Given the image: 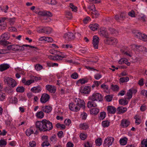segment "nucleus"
I'll return each mask as SVG.
<instances>
[{
    "mask_svg": "<svg viewBox=\"0 0 147 147\" xmlns=\"http://www.w3.org/2000/svg\"><path fill=\"white\" fill-rule=\"evenodd\" d=\"M37 129L40 131H47L51 130L53 128L52 123L46 119L42 121H37L35 124Z\"/></svg>",
    "mask_w": 147,
    "mask_h": 147,
    "instance_id": "1",
    "label": "nucleus"
},
{
    "mask_svg": "<svg viewBox=\"0 0 147 147\" xmlns=\"http://www.w3.org/2000/svg\"><path fill=\"white\" fill-rule=\"evenodd\" d=\"M5 82H6L8 85L9 86L14 88L17 85L16 81L11 78L6 77L4 78Z\"/></svg>",
    "mask_w": 147,
    "mask_h": 147,
    "instance_id": "2",
    "label": "nucleus"
},
{
    "mask_svg": "<svg viewBox=\"0 0 147 147\" xmlns=\"http://www.w3.org/2000/svg\"><path fill=\"white\" fill-rule=\"evenodd\" d=\"M7 49L8 50H11L13 51H23L24 50V47L16 45H12L8 46L7 47Z\"/></svg>",
    "mask_w": 147,
    "mask_h": 147,
    "instance_id": "3",
    "label": "nucleus"
},
{
    "mask_svg": "<svg viewBox=\"0 0 147 147\" xmlns=\"http://www.w3.org/2000/svg\"><path fill=\"white\" fill-rule=\"evenodd\" d=\"M133 32L135 34V37L143 41H147V35H146L138 31Z\"/></svg>",
    "mask_w": 147,
    "mask_h": 147,
    "instance_id": "4",
    "label": "nucleus"
},
{
    "mask_svg": "<svg viewBox=\"0 0 147 147\" xmlns=\"http://www.w3.org/2000/svg\"><path fill=\"white\" fill-rule=\"evenodd\" d=\"M102 95L99 93H93L91 96L89 97V98L93 100H96L99 102L102 101Z\"/></svg>",
    "mask_w": 147,
    "mask_h": 147,
    "instance_id": "5",
    "label": "nucleus"
},
{
    "mask_svg": "<svg viewBox=\"0 0 147 147\" xmlns=\"http://www.w3.org/2000/svg\"><path fill=\"white\" fill-rule=\"evenodd\" d=\"M114 140V138L110 137L105 139L103 143V146L105 147H109L111 146Z\"/></svg>",
    "mask_w": 147,
    "mask_h": 147,
    "instance_id": "6",
    "label": "nucleus"
},
{
    "mask_svg": "<svg viewBox=\"0 0 147 147\" xmlns=\"http://www.w3.org/2000/svg\"><path fill=\"white\" fill-rule=\"evenodd\" d=\"M74 102L76 105L80 107V108H84L85 107V103L84 100L81 99L79 98H76L74 100Z\"/></svg>",
    "mask_w": 147,
    "mask_h": 147,
    "instance_id": "7",
    "label": "nucleus"
},
{
    "mask_svg": "<svg viewBox=\"0 0 147 147\" xmlns=\"http://www.w3.org/2000/svg\"><path fill=\"white\" fill-rule=\"evenodd\" d=\"M49 58L54 61H57L61 60L64 57L63 55V54H57L55 56L49 55L48 56Z\"/></svg>",
    "mask_w": 147,
    "mask_h": 147,
    "instance_id": "8",
    "label": "nucleus"
},
{
    "mask_svg": "<svg viewBox=\"0 0 147 147\" xmlns=\"http://www.w3.org/2000/svg\"><path fill=\"white\" fill-rule=\"evenodd\" d=\"M75 38V35L71 32H68L65 34V39L67 41L73 40Z\"/></svg>",
    "mask_w": 147,
    "mask_h": 147,
    "instance_id": "9",
    "label": "nucleus"
},
{
    "mask_svg": "<svg viewBox=\"0 0 147 147\" xmlns=\"http://www.w3.org/2000/svg\"><path fill=\"white\" fill-rule=\"evenodd\" d=\"M50 98L49 95L46 93H44L41 95L40 101L42 103H45L49 100Z\"/></svg>",
    "mask_w": 147,
    "mask_h": 147,
    "instance_id": "10",
    "label": "nucleus"
},
{
    "mask_svg": "<svg viewBox=\"0 0 147 147\" xmlns=\"http://www.w3.org/2000/svg\"><path fill=\"white\" fill-rule=\"evenodd\" d=\"M69 107L70 110L72 111L77 112L80 109V107L76 105L75 103H71L69 105Z\"/></svg>",
    "mask_w": 147,
    "mask_h": 147,
    "instance_id": "11",
    "label": "nucleus"
},
{
    "mask_svg": "<svg viewBox=\"0 0 147 147\" xmlns=\"http://www.w3.org/2000/svg\"><path fill=\"white\" fill-rule=\"evenodd\" d=\"M91 90L90 87L89 86H86L84 87H81L80 92L84 94H88Z\"/></svg>",
    "mask_w": 147,
    "mask_h": 147,
    "instance_id": "12",
    "label": "nucleus"
},
{
    "mask_svg": "<svg viewBox=\"0 0 147 147\" xmlns=\"http://www.w3.org/2000/svg\"><path fill=\"white\" fill-rule=\"evenodd\" d=\"M99 41V38L97 36H94L93 37L92 44L95 49H98Z\"/></svg>",
    "mask_w": 147,
    "mask_h": 147,
    "instance_id": "13",
    "label": "nucleus"
},
{
    "mask_svg": "<svg viewBox=\"0 0 147 147\" xmlns=\"http://www.w3.org/2000/svg\"><path fill=\"white\" fill-rule=\"evenodd\" d=\"M38 14L41 16L51 17L52 14L49 11H39L38 12Z\"/></svg>",
    "mask_w": 147,
    "mask_h": 147,
    "instance_id": "14",
    "label": "nucleus"
},
{
    "mask_svg": "<svg viewBox=\"0 0 147 147\" xmlns=\"http://www.w3.org/2000/svg\"><path fill=\"white\" fill-rule=\"evenodd\" d=\"M107 111L108 114H115L116 111V108L112 106H109L107 107Z\"/></svg>",
    "mask_w": 147,
    "mask_h": 147,
    "instance_id": "15",
    "label": "nucleus"
},
{
    "mask_svg": "<svg viewBox=\"0 0 147 147\" xmlns=\"http://www.w3.org/2000/svg\"><path fill=\"white\" fill-rule=\"evenodd\" d=\"M98 34L100 36H104L106 38H108V34L105 28H103L102 29L98 31Z\"/></svg>",
    "mask_w": 147,
    "mask_h": 147,
    "instance_id": "16",
    "label": "nucleus"
},
{
    "mask_svg": "<svg viewBox=\"0 0 147 147\" xmlns=\"http://www.w3.org/2000/svg\"><path fill=\"white\" fill-rule=\"evenodd\" d=\"M90 101L88 102L87 107L89 108H90L92 107H95L97 106V104L95 102L96 100H94L92 99L89 98Z\"/></svg>",
    "mask_w": 147,
    "mask_h": 147,
    "instance_id": "17",
    "label": "nucleus"
},
{
    "mask_svg": "<svg viewBox=\"0 0 147 147\" xmlns=\"http://www.w3.org/2000/svg\"><path fill=\"white\" fill-rule=\"evenodd\" d=\"M46 88L50 92L54 93L56 91V88L52 85H47L46 86Z\"/></svg>",
    "mask_w": 147,
    "mask_h": 147,
    "instance_id": "18",
    "label": "nucleus"
},
{
    "mask_svg": "<svg viewBox=\"0 0 147 147\" xmlns=\"http://www.w3.org/2000/svg\"><path fill=\"white\" fill-rule=\"evenodd\" d=\"M42 90L41 87L38 85L37 86L31 88V91L35 93L40 92Z\"/></svg>",
    "mask_w": 147,
    "mask_h": 147,
    "instance_id": "19",
    "label": "nucleus"
},
{
    "mask_svg": "<svg viewBox=\"0 0 147 147\" xmlns=\"http://www.w3.org/2000/svg\"><path fill=\"white\" fill-rule=\"evenodd\" d=\"M42 110L43 112L46 113H49L52 110V107L50 106L42 107Z\"/></svg>",
    "mask_w": 147,
    "mask_h": 147,
    "instance_id": "20",
    "label": "nucleus"
},
{
    "mask_svg": "<svg viewBox=\"0 0 147 147\" xmlns=\"http://www.w3.org/2000/svg\"><path fill=\"white\" fill-rule=\"evenodd\" d=\"M107 41L109 42L110 44L112 45H115L118 42V41L117 39L113 38H108L107 40Z\"/></svg>",
    "mask_w": 147,
    "mask_h": 147,
    "instance_id": "21",
    "label": "nucleus"
},
{
    "mask_svg": "<svg viewBox=\"0 0 147 147\" xmlns=\"http://www.w3.org/2000/svg\"><path fill=\"white\" fill-rule=\"evenodd\" d=\"M11 44V42H8L6 40L0 38V46H2L3 47H6L8 44Z\"/></svg>",
    "mask_w": 147,
    "mask_h": 147,
    "instance_id": "22",
    "label": "nucleus"
},
{
    "mask_svg": "<svg viewBox=\"0 0 147 147\" xmlns=\"http://www.w3.org/2000/svg\"><path fill=\"white\" fill-rule=\"evenodd\" d=\"M117 111H118V113L121 114L125 112L127 110V108L125 107H119L116 109Z\"/></svg>",
    "mask_w": 147,
    "mask_h": 147,
    "instance_id": "23",
    "label": "nucleus"
},
{
    "mask_svg": "<svg viewBox=\"0 0 147 147\" xmlns=\"http://www.w3.org/2000/svg\"><path fill=\"white\" fill-rule=\"evenodd\" d=\"M10 66L7 64H3L0 65V71H3L9 68Z\"/></svg>",
    "mask_w": 147,
    "mask_h": 147,
    "instance_id": "24",
    "label": "nucleus"
},
{
    "mask_svg": "<svg viewBox=\"0 0 147 147\" xmlns=\"http://www.w3.org/2000/svg\"><path fill=\"white\" fill-rule=\"evenodd\" d=\"M65 18L67 20H70L72 18V15L71 13L69 11H66L65 12Z\"/></svg>",
    "mask_w": 147,
    "mask_h": 147,
    "instance_id": "25",
    "label": "nucleus"
},
{
    "mask_svg": "<svg viewBox=\"0 0 147 147\" xmlns=\"http://www.w3.org/2000/svg\"><path fill=\"white\" fill-rule=\"evenodd\" d=\"M88 13L91 14L93 18H97L99 15L98 12L96 10V9H95V10H93L92 11L89 12Z\"/></svg>",
    "mask_w": 147,
    "mask_h": 147,
    "instance_id": "26",
    "label": "nucleus"
},
{
    "mask_svg": "<svg viewBox=\"0 0 147 147\" xmlns=\"http://www.w3.org/2000/svg\"><path fill=\"white\" fill-rule=\"evenodd\" d=\"M129 122L128 120L123 119L121 121V125L123 127H126L129 125Z\"/></svg>",
    "mask_w": 147,
    "mask_h": 147,
    "instance_id": "27",
    "label": "nucleus"
},
{
    "mask_svg": "<svg viewBox=\"0 0 147 147\" xmlns=\"http://www.w3.org/2000/svg\"><path fill=\"white\" fill-rule=\"evenodd\" d=\"M99 25L97 24H94L90 25L89 27L90 29L94 31L96 30L98 28Z\"/></svg>",
    "mask_w": 147,
    "mask_h": 147,
    "instance_id": "28",
    "label": "nucleus"
},
{
    "mask_svg": "<svg viewBox=\"0 0 147 147\" xmlns=\"http://www.w3.org/2000/svg\"><path fill=\"white\" fill-rule=\"evenodd\" d=\"M99 112V109L97 108H92L90 110V113L91 114L96 115Z\"/></svg>",
    "mask_w": 147,
    "mask_h": 147,
    "instance_id": "29",
    "label": "nucleus"
},
{
    "mask_svg": "<svg viewBox=\"0 0 147 147\" xmlns=\"http://www.w3.org/2000/svg\"><path fill=\"white\" fill-rule=\"evenodd\" d=\"M9 38V36L8 33L6 32L2 34L0 37V38L3 39H5L6 40H8Z\"/></svg>",
    "mask_w": 147,
    "mask_h": 147,
    "instance_id": "30",
    "label": "nucleus"
},
{
    "mask_svg": "<svg viewBox=\"0 0 147 147\" xmlns=\"http://www.w3.org/2000/svg\"><path fill=\"white\" fill-rule=\"evenodd\" d=\"M44 115V113L42 111H40L38 112L36 114V117L38 118L42 119Z\"/></svg>",
    "mask_w": 147,
    "mask_h": 147,
    "instance_id": "31",
    "label": "nucleus"
},
{
    "mask_svg": "<svg viewBox=\"0 0 147 147\" xmlns=\"http://www.w3.org/2000/svg\"><path fill=\"white\" fill-rule=\"evenodd\" d=\"M34 130L32 127L28 129L26 131V134L27 136H30L32 134L34 133Z\"/></svg>",
    "mask_w": 147,
    "mask_h": 147,
    "instance_id": "32",
    "label": "nucleus"
},
{
    "mask_svg": "<svg viewBox=\"0 0 147 147\" xmlns=\"http://www.w3.org/2000/svg\"><path fill=\"white\" fill-rule=\"evenodd\" d=\"M44 33L50 34L52 31V29L49 27H44Z\"/></svg>",
    "mask_w": 147,
    "mask_h": 147,
    "instance_id": "33",
    "label": "nucleus"
},
{
    "mask_svg": "<svg viewBox=\"0 0 147 147\" xmlns=\"http://www.w3.org/2000/svg\"><path fill=\"white\" fill-rule=\"evenodd\" d=\"M50 142L53 143L55 144L56 143L57 140V136L55 134H53L50 138Z\"/></svg>",
    "mask_w": 147,
    "mask_h": 147,
    "instance_id": "34",
    "label": "nucleus"
},
{
    "mask_svg": "<svg viewBox=\"0 0 147 147\" xmlns=\"http://www.w3.org/2000/svg\"><path fill=\"white\" fill-rule=\"evenodd\" d=\"M67 6L69 7L71 9L72 11L76 12L77 11V7L75 6L72 3H70L69 5H67Z\"/></svg>",
    "mask_w": 147,
    "mask_h": 147,
    "instance_id": "35",
    "label": "nucleus"
},
{
    "mask_svg": "<svg viewBox=\"0 0 147 147\" xmlns=\"http://www.w3.org/2000/svg\"><path fill=\"white\" fill-rule=\"evenodd\" d=\"M50 53L53 55H56L57 54L59 55V54H63V53H61L55 50L54 49H52L49 51Z\"/></svg>",
    "mask_w": 147,
    "mask_h": 147,
    "instance_id": "36",
    "label": "nucleus"
},
{
    "mask_svg": "<svg viewBox=\"0 0 147 147\" xmlns=\"http://www.w3.org/2000/svg\"><path fill=\"white\" fill-rule=\"evenodd\" d=\"M127 139L126 138H124L121 139L119 140L120 144L123 145H124L127 144Z\"/></svg>",
    "mask_w": 147,
    "mask_h": 147,
    "instance_id": "37",
    "label": "nucleus"
},
{
    "mask_svg": "<svg viewBox=\"0 0 147 147\" xmlns=\"http://www.w3.org/2000/svg\"><path fill=\"white\" fill-rule=\"evenodd\" d=\"M129 80V78L128 77H126L125 78L122 77L119 79L120 83H123L128 81Z\"/></svg>",
    "mask_w": 147,
    "mask_h": 147,
    "instance_id": "38",
    "label": "nucleus"
},
{
    "mask_svg": "<svg viewBox=\"0 0 147 147\" xmlns=\"http://www.w3.org/2000/svg\"><path fill=\"white\" fill-rule=\"evenodd\" d=\"M119 102L120 104L124 105H125L128 103V102L125 98L120 99L119 100Z\"/></svg>",
    "mask_w": 147,
    "mask_h": 147,
    "instance_id": "39",
    "label": "nucleus"
},
{
    "mask_svg": "<svg viewBox=\"0 0 147 147\" xmlns=\"http://www.w3.org/2000/svg\"><path fill=\"white\" fill-rule=\"evenodd\" d=\"M80 127L82 129L85 130L88 128V126L86 123H83L80 125Z\"/></svg>",
    "mask_w": 147,
    "mask_h": 147,
    "instance_id": "40",
    "label": "nucleus"
},
{
    "mask_svg": "<svg viewBox=\"0 0 147 147\" xmlns=\"http://www.w3.org/2000/svg\"><path fill=\"white\" fill-rule=\"evenodd\" d=\"M45 2L47 3L55 5L56 3V2L55 0H43Z\"/></svg>",
    "mask_w": 147,
    "mask_h": 147,
    "instance_id": "41",
    "label": "nucleus"
},
{
    "mask_svg": "<svg viewBox=\"0 0 147 147\" xmlns=\"http://www.w3.org/2000/svg\"><path fill=\"white\" fill-rule=\"evenodd\" d=\"M25 88L23 86L18 87L16 89V91L17 92H24Z\"/></svg>",
    "mask_w": 147,
    "mask_h": 147,
    "instance_id": "42",
    "label": "nucleus"
},
{
    "mask_svg": "<svg viewBox=\"0 0 147 147\" xmlns=\"http://www.w3.org/2000/svg\"><path fill=\"white\" fill-rule=\"evenodd\" d=\"M106 113L104 112H102L100 113V116L99 117V119L100 120L103 119L106 117Z\"/></svg>",
    "mask_w": 147,
    "mask_h": 147,
    "instance_id": "43",
    "label": "nucleus"
},
{
    "mask_svg": "<svg viewBox=\"0 0 147 147\" xmlns=\"http://www.w3.org/2000/svg\"><path fill=\"white\" fill-rule=\"evenodd\" d=\"M5 90L6 92L9 95H12L13 94V90L11 87L6 88Z\"/></svg>",
    "mask_w": 147,
    "mask_h": 147,
    "instance_id": "44",
    "label": "nucleus"
},
{
    "mask_svg": "<svg viewBox=\"0 0 147 147\" xmlns=\"http://www.w3.org/2000/svg\"><path fill=\"white\" fill-rule=\"evenodd\" d=\"M110 33L111 34L117 35L118 34V32L113 28H110L109 29Z\"/></svg>",
    "mask_w": 147,
    "mask_h": 147,
    "instance_id": "45",
    "label": "nucleus"
},
{
    "mask_svg": "<svg viewBox=\"0 0 147 147\" xmlns=\"http://www.w3.org/2000/svg\"><path fill=\"white\" fill-rule=\"evenodd\" d=\"M88 82V80L85 79L84 78L80 79L78 80L77 81V83H80L81 84H85L86 83Z\"/></svg>",
    "mask_w": 147,
    "mask_h": 147,
    "instance_id": "46",
    "label": "nucleus"
},
{
    "mask_svg": "<svg viewBox=\"0 0 147 147\" xmlns=\"http://www.w3.org/2000/svg\"><path fill=\"white\" fill-rule=\"evenodd\" d=\"M7 26L5 23L3 22L0 24V29L1 30H4L6 28Z\"/></svg>",
    "mask_w": 147,
    "mask_h": 147,
    "instance_id": "47",
    "label": "nucleus"
},
{
    "mask_svg": "<svg viewBox=\"0 0 147 147\" xmlns=\"http://www.w3.org/2000/svg\"><path fill=\"white\" fill-rule=\"evenodd\" d=\"M18 99L16 97H14L13 98H11L10 100V102L13 104H16L18 102Z\"/></svg>",
    "mask_w": 147,
    "mask_h": 147,
    "instance_id": "48",
    "label": "nucleus"
},
{
    "mask_svg": "<svg viewBox=\"0 0 147 147\" xmlns=\"http://www.w3.org/2000/svg\"><path fill=\"white\" fill-rule=\"evenodd\" d=\"M102 141L101 138H98L96 140L95 142L97 146H100L101 144Z\"/></svg>",
    "mask_w": 147,
    "mask_h": 147,
    "instance_id": "49",
    "label": "nucleus"
},
{
    "mask_svg": "<svg viewBox=\"0 0 147 147\" xmlns=\"http://www.w3.org/2000/svg\"><path fill=\"white\" fill-rule=\"evenodd\" d=\"M102 124L104 127H108L109 125V122L108 121H103L102 123Z\"/></svg>",
    "mask_w": 147,
    "mask_h": 147,
    "instance_id": "50",
    "label": "nucleus"
},
{
    "mask_svg": "<svg viewBox=\"0 0 147 147\" xmlns=\"http://www.w3.org/2000/svg\"><path fill=\"white\" fill-rule=\"evenodd\" d=\"M131 91V89L128 91L127 93V96L128 97V99H130L132 97V93Z\"/></svg>",
    "mask_w": 147,
    "mask_h": 147,
    "instance_id": "51",
    "label": "nucleus"
},
{
    "mask_svg": "<svg viewBox=\"0 0 147 147\" xmlns=\"http://www.w3.org/2000/svg\"><path fill=\"white\" fill-rule=\"evenodd\" d=\"M113 97V96H111L108 95L106 96L105 98L107 101L109 102L112 100Z\"/></svg>",
    "mask_w": 147,
    "mask_h": 147,
    "instance_id": "52",
    "label": "nucleus"
},
{
    "mask_svg": "<svg viewBox=\"0 0 147 147\" xmlns=\"http://www.w3.org/2000/svg\"><path fill=\"white\" fill-rule=\"evenodd\" d=\"M71 120L69 119H67L65 120V126H69L71 123Z\"/></svg>",
    "mask_w": 147,
    "mask_h": 147,
    "instance_id": "53",
    "label": "nucleus"
},
{
    "mask_svg": "<svg viewBox=\"0 0 147 147\" xmlns=\"http://www.w3.org/2000/svg\"><path fill=\"white\" fill-rule=\"evenodd\" d=\"M111 88L113 91H115L118 90L119 88V86L117 85H114L112 84L111 85Z\"/></svg>",
    "mask_w": 147,
    "mask_h": 147,
    "instance_id": "54",
    "label": "nucleus"
},
{
    "mask_svg": "<svg viewBox=\"0 0 147 147\" xmlns=\"http://www.w3.org/2000/svg\"><path fill=\"white\" fill-rule=\"evenodd\" d=\"M78 77V74L76 72L73 73L71 76V78L74 79H76Z\"/></svg>",
    "mask_w": 147,
    "mask_h": 147,
    "instance_id": "55",
    "label": "nucleus"
},
{
    "mask_svg": "<svg viewBox=\"0 0 147 147\" xmlns=\"http://www.w3.org/2000/svg\"><path fill=\"white\" fill-rule=\"evenodd\" d=\"M35 68L37 70L39 71L42 68V66L40 64H36L35 66Z\"/></svg>",
    "mask_w": 147,
    "mask_h": 147,
    "instance_id": "56",
    "label": "nucleus"
},
{
    "mask_svg": "<svg viewBox=\"0 0 147 147\" xmlns=\"http://www.w3.org/2000/svg\"><path fill=\"white\" fill-rule=\"evenodd\" d=\"M29 147H35L36 145V142L34 141H32L29 142Z\"/></svg>",
    "mask_w": 147,
    "mask_h": 147,
    "instance_id": "57",
    "label": "nucleus"
},
{
    "mask_svg": "<svg viewBox=\"0 0 147 147\" xmlns=\"http://www.w3.org/2000/svg\"><path fill=\"white\" fill-rule=\"evenodd\" d=\"M88 9L91 11H93L95 10V5L93 4H92L91 5L89 6L88 7Z\"/></svg>",
    "mask_w": 147,
    "mask_h": 147,
    "instance_id": "58",
    "label": "nucleus"
},
{
    "mask_svg": "<svg viewBox=\"0 0 147 147\" xmlns=\"http://www.w3.org/2000/svg\"><path fill=\"white\" fill-rule=\"evenodd\" d=\"M6 144V142L4 140H0V146H5Z\"/></svg>",
    "mask_w": 147,
    "mask_h": 147,
    "instance_id": "59",
    "label": "nucleus"
},
{
    "mask_svg": "<svg viewBox=\"0 0 147 147\" xmlns=\"http://www.w3.org/2000/svg\"><path fill=\"white\" fill-rule=\"evenodd\" d=\"M134 119H136L135 123L137 125L141 123L140 119L136 116L134 117Z\"/></svg>",
    "mask_w": 147,
    "mask_h": 147,
    "instance_id": "60",
    "label": "nucleus"
},
{
    "mask_svg": "<svg viewBox=\"0 0 147 147\" xmlns=\"http://www.w3.org/2000/svg\"><path fill=\"white\" fill-rule=\"evenodd\" d=\"M50 145L48 141H44L42 143V146L44 147L45 146H48Z\"/></svg>",
    "mask_w": 147,
    "mask_h": 147,
    "instance_id": "61",
    "label": "nucleus"
},
{
    "mask_svg": "<svg viewBox=\"0 0 147 147\" xmlns=\"http://www.w3.org/2000/svg\"><path fill=\"white\" fill-rule=\"evenodd\" d=\"M125 61H127V59L125 58H121L119 61V63L122 64L124 63Z\"/></svg>",
    "mask_w": 147,
    "mask_h": 147,
    "instance_id": "62",
    "label": "nucleus"
},
{
    "mask_svg": "<svg viewBox=\"0 0 147 147\" xmlns=\"http://www.w3.org/2000/svg\"><path fill=\"white\" fill-rule=\"evenodd\" d=\"M141 144L143 145V147L144 146L145 147H147V140H143L141 142Z\"/></svg>",
    "mask_w": 147,
    "mask_h": 147,
    "instance_id": "63",
    "label": "nucleus"
},
{
    "mask_svg": "<svg viewBox=\"0 0 147 147\" xmlns=\"http://www.w3.org/2000/svg\"><path fill=\"white\" fill-rule=\"evenodd\" d=\"M80 138L83 140H85L86 138V136L84 134L82 133L80 135Z\"/></svg>",
    "mask_w": 147,
    "mask_h": 147,
    "instance_id": "64",
    "label": "nucleus"
}]
</instances>
